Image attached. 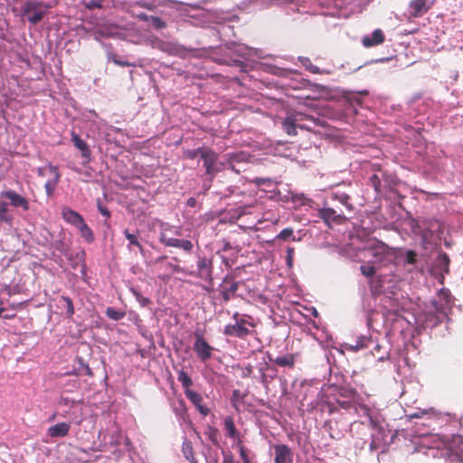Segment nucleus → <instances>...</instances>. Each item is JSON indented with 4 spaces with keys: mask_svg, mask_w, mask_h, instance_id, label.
Listing matches in <instances>:
<instances>
[{
    "mask_svg": "<svg viewBox=\"0 0 463 463\" xmlns=\"http://www.w3.org/2000/svg\"><path fill=\"white\" fill-rule=\"evenodd\" d=\"M233 323H230L224 326L223 334L230 337L246 339L253 335L256 322L254 318L247 314L241 315L235 312L232 315Z\"/></svg>",
    "mask_w": 463,
    "mask_h": 463,
    "instance_id": "nucleus-1",
    "label": "nucleus"
},
{
    "mask_svg": "<svg viewBox=\"0 0 463 463\" xmlns=\"http://www.w3.org/2000/svg\"><path fill=\"white\" fill-rule=\"evenodd\" d=\"M176 372L177 380L181 383L186 398L194 405L203 416H207L210 413V409L203 405L202 395L191 389L194 384L191 377L183 369L177 370Z\"/></svg>",
    "mask_w": 463,
    "mask_h": 463,
    "instance_id": "nucleus-2",
    "label": "nucleus"
},
{
    "mask_svg": "<svg viewBox=\"0 0 463 463\" xmlns=\"http://www.w3.org/2000/svg\"><path fill=\"white\" fill-rule=\"evenodd\" d=\"M202 152V159L205 167V175L209 176L210 183L215 175L222 170L223 164L219 161L218 154L210 147Z\"/></svg>",
    "mask_w": 463,
    "mask_h": 463,
    "instance_id": "nucleus-3",
    "label": "nucleus"
},
{
    "mask_svg": "<svg viewBox=\"0 0 463 463\" xmlns=\"http://www.w3.org/2000/svg\"><path fill=\"white\" fill-rule=\"evenodd\" d=\"M48 6L40 1L29 0L23 6L22 13L32 24H38L44 16Z\"/></svg>",
    "mask_w": 463,
    "mask_h": 463,
    "instance_id": "nucleus-4",
    "label": "nucleus"
},
{
    "mask_svg": "<svg viewBox=\"0 0 463 463\" xmlns=\"http://www.w3.org/2000/svg\"><path fill=\"white\" fill-rule=\"evenodd\" d=\"M368 250L371 256L373 258V260L371 262L380 266H385L391 262V258L394 254L392 248L381 241H377L376 243L371 245L368 248Z\"/></svg>",
    "mask_w": 463,
    "mask_h": 463,
    "instance_id": "nucleus-5",
    "label": "nucleus"
},
{
    "mask_svg": "<svg viewBox=\"0 0 463 463\" xmlns=\"http://www.w3.org/2000/svg\"><path fill=\"white\" fill-rule=\"evenodd\" d=\"M306 119H313V117L302 112L290 113L283 118L281 123L282 128L288 136H296L298 134L297 128H303L298 123Z\"/></svg>",
    "mask_w": 463,
    "mask_h": 463,
    "instance_id": "nucleus-6",
    "label": "nucleus"
},
{
    "mask_svg": "<svg viewBox=\"0 0 463 463\" xmlns=\"http://www.w3.org/2000/svg\"><path fill=\"white\" fill-rule=\"evenodd\" d=\"M194 351L201 361H207L212 356L213 347L207 343L201 331L197 330L194 332Z\"/></svg>",
    "mask_w": 463,
    "mask_h": 463,
    "instance_id": "nucleus-7",
    "label": "nucleus"
},
{
    "mask_svg": "<svg viewBox=\"0 0 463 463\" xmlns=\"http://www.w3.org/2000/svg\"><path fill=\"white\" fill-rule=\"evenodd\" d=\"M0 198L8 200L13 207L21 208L24 212H27L30 208L27 199L14 190L2 191L0 193Z\"/></svg>",
    "mask_w": 463,
    "mask_h": 463,
    "instance_id": "nucleus-8",
    "label": "nucleus"
},
{
    "mask_svg": "<svg viewBox=\"0 0 463 463\" xmlns=\"http://www.w3.org/2000/svg\"><path fill=\"white\" fill-rule=\"evenodd\" d=\"M431 6L432 3L428 0H411L409 5L410 15L414 18L421 17Z\"/></svg>",
    "mask_w": 463,
    "mask_h": 463,
    "instance_id": "nucleus-9",
    "label": "nucleus"
},
{
    "mask_svg": "<svg viewBox=\"0 0 463 463\" xmlns=\"http://www.w3.org/2000/svg\"><path fill=\"white\" fill-rule=\"evenodd\" d=\"M318 215L327 225H330L331 222L341 224L346 219L343 213H338L333 208H322L318 211Z\"/></svg>",
    "mask_w": 463,
    "mask_h": 463,
    "instance_id": "nucleus-10",
    "label": "nucleus"
},
{
    "mask_svg": "<svg viewBox=\"0 0 463 463\" xmlns=\"http://www.w3.org/2000/svg\"><path fill=\"white\" fill-rule=\"evenodd\" d=\"M275 452V463H291L293 461V452L288 445L278 444L273 447Z\"/></svg>",
    "mask_w": 463,
    "mask_h": 463,
    "instance_id": "nucleus-11",
    "label": "nucleus"
},
{
    "mask_svg": "<svg viewBox=\"0 0 463 463\" xmlns=\"http://www.w3.org/2000/svg\"><path fill=\"white\" fill-rule=\"evenodd\" d=\"M411 232L421 238L422 243H427L432 236L431 231L428 227V223L423 222L421 224L416 220L411 221Z\"/></svg>",
    "mask_w": 463,
    "mask_h": 463,
    "instance_id": "nucleus-12",
    "label": "nucleus"
},
{
    "mask_svg": "<svg viewBox=\"0 0 463 463\" xmlns=\"http://www.w3.org/2000/svg\"><path fill=\"white\" fill-rule=\"evenodd\" d=\"M71 141L73 145L80 151L83 158V164H88L91 160V152L87 143L81 139L75 132H71Z\"/></svg>",
    "mask_w": 463,
    "mask_h": 463,
    "instance_id": "nucleus-13",
    "label": "nucleus"
},
{
    "mask_svg": "<svg viewBox=\"0 0 463 463\" xmlns=\"http://www.w3.org/2000/svg\"><path fill=\"white\" fill-rule=\"evenodd\" d=\"M385 40L383 32L381 29H375L371 35H365L362 39V43L366 48H371L382 44Z\"/></svg>",
    "mask_w": 463,
    "mask_h": 463,
    "instance_id": "nucleus-14",
    "label": "nucleus"
},
{
    "mask_svg": "<svg viewBox=\"0 0 463 463\" xmlns=\"http://www.w3.org/2000/svg\"><path fill=\"white\" fill-rule=\"evenodd\" d=\"M197 268L200 278L203 279H212L213 261L206 257L199 258L197 260Z\"/></svg>",
    "mask_w": 463,
    "mask_h": 463,
    "instance_id": "nucleus-15",
    "label": "nucleus"
},
{
    "mask_svg": "<svg viewBox=\"0 0 463 463\" xmlns=\"http://www.w3.org/2000/svg\"><path fill=\"white\" fill-rule=\"evenodd\" d=\"M47 167L50 174L53 176V179L48 180L44 184V188L47 195L51 196L53 194L55 187L60 181L61 175L56 165H53L51 163H49Z\"/></svg>",
    "mask_w": 463,
    "mask_h": 463,
    "instance_id": "nucleus-16",
    "label": "nucleus"
},
{
    "mask_svg": "<svg viewBox=\"0 0 463 463\" xmlns=\"http://www.w3.org/2000/svg\"><path fill=\"white\" fill-rule=\"evenodd\" d=\"M62 219L69 224L74 226L75 228L80 225L81 222L84 221L83 217L76 211L69 208L63 207L61 210Z\"/></svg>",
    "mask_w": 463,
    "mask_h": 463,
    "instance_id": "nucleus-17",
    "label": "nucleus"
},
{
    "mask_svg": "<svg viewBox=\"0 0 463 463\" xmlns=\"http://www.w3.org/2000/svg\"><path fill=\"white\" fill-rule=\"evenodd\" d=\"M70 429V423L60 422L53 426H51L47 430V434L51 438H63L68 435Z\"/></svg>",
    "mask_w": 463,
    "mask_h": 463,
    "instance_id": "nucleus-18",
    "label": "nucleus"
},
{
    "mask_svg": "<svg viewBox=\"0 0 463 463\" xmlns=\"http://www.w3.org/2000/svg\"><path fill=\"white\" fill-rule=\"evenodd\" d=\"M161 241L166 246L180 248L188 252L193 250V243L188 240H180V239H175V238H165V237L162 236Z\"/></svg>",
    "mask_w": 463,
    "mask_h": 463,
    "instance_id": "nucleus-19",
    "label": "nucleus"
},
{
    "mask_svg": "<svg viewBox=\"0 0 463 463\" xmlns=\"http://www.w3.org/2000/svg\"><path fill=\"white\" fill-rule=\"evenodd\" d=\"M125 237L128 241V248L133 250L137 247L141 254H144V249L140 241H138V232H131L129 230L124 231Z\"/></svg>",
    "mask_w": 463,
    "mask_h": 463,
    "instance_id": "nucleus-20",
    "label": "nucleus"
},
{
    "mask_svg": "<svg viewBox=\"0 0 463 463\" xmlns=\"http://www.w3.org/2000/svg\"><path fill=\"white\" fill-rule=\"evenodd\" d=\"M239 283L232 281L229 286L222 285L221 295L225 302H228L237 292Z\"/></svg>",
    "mask_w": 463,
    "mask_h": 463,
    "instance_id": "nucleus-21",
    "label": "nucleus"
},
{
    "mask_svg": "<svg viewBox=\"0 0 463 463\" xmlns=\"http://www.w3.org/2000/svg\"><path fill=\"white\" fill-rule=\"evenodd\" d=\"M14 217L12 213H10L8 209V203L6 199L0 198V222H5L6 224H12Z\"/></svg>",
    "mask_w": 463,
    "mask_h": 463,
    "instance_id": "nucleus-22",
    "label": "nucleus"
},
{
    "mask_svg": "<svg viewBox=\"0 0 463 463\" xmlns=\"http://www.w3.org/2000/svg\"><path fill=\"white\" fill-rule=\"evenodd\" d=\"M182 452L184 457L190 462V463H198V460L194 455V447L190 440L185 439L182 445Z\"/></svg>",
    "mask_w": 463,
    "mask_h": 463,
    "instance_id": "nucleus-23",
    "label": "nucleus"
},
{
    "mask_svg": "<svg viewBox=\"0 0 463 463\" xmlns=\"http://www.w3.org/2000/svg\"><path fill=\"white\" fill-rule=\"evenodd\" d=\"M76 229L79 231L80 236L86 242L91 243L94 241V233L90 226L85 222V221L81 222L80 225L76 227Z\"/></svg>",
    "mask_w": 463,
    "mask_h": 463,
    "instance_id": "nucleus-24",
    "label": "nucleus"
},
{
    "mask_svg": "<svg viewBox=\"0 0 463 463\" xmlns=\"http://www.w3.org/2000/svg\"><path fill=\"white\" fill-rule=\"evenodd\" d=\"M224 430L227 437L235 439L240 433L235 426L234 420L232 416H226L223 420Z\"/></svg>",
    "mask_w": 463,
    "mask_h": 463,
    "instance_id": "nucleus-25",
    "label": "nucleus"
},
{
    "mask_svg": "<svg viewBox=\"0 0 463 463\" xmlns=\"http://www.w3.org/2000/svg\"><path fill=\"white\" fill-rule=\"evenodd\" d=\"M273 362L280 367L293 368L295 365V355L292 354H287L282 356H278L273 360Z\"/></svg>",
    "mask_w": 463,
    "mask_h": 463,
    "instance_id": "nucleus-26",
    "label": "nucleus"
},
{
    "mask_svg": "<svg viewBox=\"0 0 463 463\" xmlns=\"http://www.w3.org/2000/svg\"><path fill=\"white\" fill-rule=\"evenodd\" d=\"M368 286H369L371 293L373 296L379 295L382 292V288L383 287V277L382 276H377V277L372 278L368 281Z\"/></svg>",
    "mask_w": 463,
    "mask_h": 463,
    "instance_id": "nucleus-27",
    "label": "nucleus"
},
{
    "mask_svg": "<svg viewBox=\"0 0 463 463\" xmlns=\"http://www.w3.org/2000/svg\"><path fill=\"white\" fill-rule=\"evenodd\" d=\"M449 263L450 260L447 253H440L436 259V264L441 269L442 272L449 273Z\"/></svg>",
    "mask_w": 463,
    "mask_h": 463,
    "instance_id": "nucleus-28",
    "label": "nucleus"
},
{
    "mask_svg": "<svg viewBox=\"0 0 463 463\" xmlns=\"http://www.w3.org/2000/svg\"><path fill=\"white\" fill-rule=\"evenodd\" d=\"M105 313L109 318H110L111 320H114V321L121 320L126 316L125 311L120 310V309H116L112 307H107Z\"/></svg>",
    "mask_w": 463,
    "mask_h": 463,
    "instance_id": "nucleus-29",
    "label": "nucleus"
},
{
    "mask_svg": "<svg viewBox=\"0 0 463 463\" xmlns=\"http://www.w3.org/2000/svg\"><path fill=\"white\" fill-rule=\"evenodd\" d=\"M276 239L277 240H281V241H297L295 235H294V231L292 228H285L283 229L277 236H276Z\"/></svg>",
    "mask_w": 463,
    "mask_h": 463,
    "instance_id": "nucleus-30",
    "label": "nucleus"
},
{
    "mask_svg": "<svg viewBox=\"0 0 463 463\" xmlns=\"http://www.w3.org/2000/svg\"><path fill=\"white\" fill-rule=\"evenodd\" d=\"M146 24H149L156 30L163 29L166 26L165 22L162 18L153 15H146Z\"/></svg>",
    "mask_w": 463,
    "mask_h": 463,
    "instance_id": "nucleus-31",
    "label": "nucleus"
},
{
    "mask_svg": "<svg viewBox=\"0 0 463 463\" xmlns=\"http://www.w3.org/2000/svg\"><path fill=\"white\" fill-rule=\"evenodd\" d=\"M375 264H373L371 261H369L365 265H362L360 267L361 273L365 276L366 278H369L370 279L374 277L376 273V269L374 267Z\"/></svg>",
    "mask_w": 463,
    "mask_h": 463,
    "instance_id": "nucleus-32",
    "label": "nucleus"
},
{
    "mask_svg": "<svg viewBox=\"0 0 463 463\" xmlns=\"http://www.w3.org/2000/svg\"><path fill=\"white\" fill-rule=\"evenodd\" d=\"M61 300L66 304V315L68 317H71L74 314V306L71 298L68 296H61Z\"/></svg>",
    "mask_w": 463,
    "mask_h": 463,
    "instance_id": "nucleus-33",
    "label": "nucleus"
},
{
    "mask_svg": "<svg viewBox=\"0 0 463 463\" xmlns=\"http://www.w3.org/2000/svg\"><path fill=\"white\" fill-rule=\"evenodd\" d=\"M334 197L337 199L343 205H345L347 209L352 210L353 206L349 203L350 196L345 194H335Z\"/></svg>",
    "mask_w": 463,
    "mask_h": 463,
    "instance_id": "nucleus-34",
    "label": "nucleus"
},
{
    "mask_svg": "<svg viewBox=\"0 0 463 463\" xmlns=\"http://www.w3.org/2000/svg\"><path fill=\"white\" fill-rule=\"evenodd\" d=\"M102 1L103 0H85L84 5L87 9L93 10L95 8H100Z\"/></svg>",
    "mask_w": 463,
    "mask_h": 463,
    "instance_id": "nucleus-35",
    "label": "nucleus"
},
{
    "mask_svg": "<svg viewBox=\"0 0 463 463\" xmlns=\"http://www.w3.org/2000/svg\"><path fill=\"white\" fill-rule=\"evenodd\" d=\"M206 146L198 147L196 149H193L187 152V157L190 159H194L197 156H200L202 158V152L203 150H206Z\"/></svg>",
    "mask_w": 463,
    "mask_h": 463,
    "instance_id": "nucleus-36",
    "label": "nucleus"
},
{
    "mask_svg": "<svg viewBox=\"0 0 463 463\" xmlns=\"http://www.w3.org/2000/svg\"><path fill=\"white\" fill-rule=\"evenodd\" d=\"M370 184L374 188L376 192L380 191L381 187V179L377 175H373L369 179Z\"/></svg>",
    "mask_w": 463,
    "mask_h": 463,
    "instance_id": "nucleus-37",
    "label": "nucleus"
},
{
    "mask_svg": "<svg viewBox=\"0 0 463 463\" xmlns=\"http://www.w3.org/2000/svg\"><path fill=\"white\" fill-rule=\"evenodd\" d=\"M76 403H77V402H75L74 400H71L67 397H61L59 401V404L61 406H64V407H68V408L73 407Z\"/></svg>",
    "mask_w": 463,
    "mask_h": 463,
    "instance_id": "nucleus-38",
    "label": "nucleus"
},
{
    "mask_svg": "<svg viewBox=\"0 0 463 463\" xmlns=\"http://www.w3.org/2000/svg\"><path fill=\"white\" fill-rule=\"evenodd\" d=\"M294 248L288 247L287 249L286 261L287 265L291 268L293 266Z\"/></svg>",
    "mask_w": 463,
    "mask_h": 463,
    "instance_id": "nucleus-39",
    "label": "nucleus"
},
{
    "mask_svg": "<svg viewBox=\"0 0 463 463\" xmlns=\"http://www.w3.org/2000/svg\"><path fill=\"white\" fill-rule=\"evenodd\" d=\"M417 254L415 251L410 250L406 252V261L409 264H414L417 260Z\"/></svg>",
    "mask_w": 463,
    "mask_h": 463,
    "instance_id": "nucleus-40",
    "label": "nucleus"
},
{
    "mask_svg": "<svg viewBox=\"0 0 463 463\" xmlns=\"http://www.w3.org/2000/svg\"><path fill=\"white\" fill-rule=\"evenodd\" d=\"M98 210L99 212L104 216L106 217V219H109L110 217V213L109 211L108 210V208H106L99 200H98Z\"/></svg>",
    "mask_w": 463,
    "mask_h": 463,
    "instance_id": "nucleus-41",
    "label": "nucleus"
},
{
    "mask_svg": "<svg viewBox=\"0 0 463 463\" xmlns=\"http://www.w3.org/2000/svg\"><path fill=\"white\" fill-rule=\"evenodd\" d=\"M252 372H253V366L250 365V364H248L247 366H245L243 368L242 373H241V377L242 378H249V377L251 376Z\"/></svg>",
    "mask_w": 463,
    "mask_h": 463,
    "instance_id": "nucleus-42",
    "label": "nucleus"
},
{
    "mask_svg": "<svg viewBox=\"0 0 463 463\" xmlns=\"http://www.w3.org/2000/svg\"><path fill=\"white\" fill-rule=\"evenodd\" d=\"M239 453H240L241 458L242 459L243 463H251L250 459L248 457V454H247L245 447L244 448H240L239 449Z\"/></svg>",
    "mask_w": 463,
    "mask_h": 463,
    "instance_id": "nucleus-43",
    "label": "nucleus"
},
{
    "mask_svg": "<svg viewBox=\"0 0 463 463\" xmlns=\"http://www.w3.org/2000/svg\"><path fill=\"white\" fill-rule=\"evenodd\" d=\"M360 411L363 412V414L368 418H370L371 415V410L367 405L362 404L359 406Z\"/></svg>",
    "mask_w": 463,
    "mask_h": 463,
    "instance_id": "nucleus-44",
    "label": "nucleus"
},
{
    "mask_svg": "<svg viewBox=\"0 0 463 463\" xmlns=\"http://www.w3.org/2000/svg\"><path fill=\"white\" fill-rule=\"evenodd\" d=\"M235 440V446L236 448L239 449L240 448H244L245 446L243 445V440H242V437L241 436L240 433H238V437H236L235 439H233Z\"/></svg>",
    "mask_w": 463,
    "mask_h": 463,
    "instance_id": "nucleus-45",
    "label": "nucleus"
},
{
    "mask_svg": "<svg viewBox=\"0 0 463 463\" xmlns=\"http://www.w3.org/2000/svg\"><path fill=\"white\" fill-rule=\"evenodd\" d=\"M222 463H240L235 461L233 456L232 454L225 455L222 460Z\"/></svg>",
    "mask_w": 463,
    "mask_h": 463,
    "instance_id": "nucleus-46",
    "label": "nucleus"
},
{
    "mask_svg": "<svg viewBox=\"0 0 463 463\" xmlns=\"http://www.w3.org/2000/svg\"><path fill=\"white\" fill-rule=\"evenodd\" d=\"M427 411H421L420 412L411 413L409 415L410 419H417V418H422L423 415L427 414Z\"/></svg>",
    "mask_w": 463,
    "mask_h": 463,
    "instance_id": "nucleus-47",
    "label": "nucleus"
},
{
    "mask_svg": "<svg viewBox=\"0 0 463 463\" xmlns=\"http://www.w3.org/2000/svg\"><path fill=\"white\" fill-rule=\"evenodd\" d=\"M133 15L137 16L141 21H145V11H140L138 13H135L134 10L131 11Z\"/></svg>",
    "mask_w": 463,
    "mask_h": 463,
    "instance_id": "nucleus-48",
    "label": "nucleus"
},
{
    "mask_svg": "<svg viewBox=\"0 0 463 463\" xmlns=\"http://www.w3.org/2000/svg\"><path fill=\"white\" fill-rule=\"evenodd\" d=\"M37 175H38L39 176H45V175H46V167H44V166L38 167V169H37Z\"/></svg>",
    "mask_w": 463,
    "mask_h": 463,
    "instance_id": "nucleus-49",
    "label": "nucleus"
},
{
    "mask_svg": "<svg viewBox=\"0 0 463 463\" xmlns=\"http://www.w3.org/2000/svg\"><path fill=\"white\" fill-rule=\"evenodd\" d=\"M232 247L231 245V243L229 241H224V244H223V247H222V251H228L229 250H231Z\"/></svg>",
    "mask_w": 463,
    "mask_h": 463,
    "instance_id": "nucleus-50",
    "label": "nucleus"
},
{
    "mask_svg": "<svg viewBox=\"0 0 463 463\" xmlns=\"http://www.w3.org/2000/svg\"><path fill=\"white\" fill-rule=\"evenodd\" d=\"M456 463H463V453L456 456Z\"/></svg>",
    "mask_w": 463,
    "mask_h": 463,
    "instance_id": "nucleus-51",
    "label": "nucleus"
},
{
    "mask_svg": "<svg viewBox=\"0 0 463 463\" xmlns=\"http://www.w3.org/2000/svg\"><path fill=\"white\" fill-rule=\"evenodd\" d=\"M137 298H138V301L140 303V305L143 307L145 306V298H142L141 296L137 295Z\"/></svg>",
    "mask_w": 463,
    "mask_h": 463,
    "instance_id": "nucleus-52",
    "label": "nucleus"
},
{
    "mask_svg": "<svg viewBox=\"0 0 463 463\" xmlns=\"http://www.w3.org/2000/svg\"><path fill=\"white\" fill-rule=\"evenodd\" d=\"M369 420H370V424L372 425V427L376 426V420L372 416L369 418Z\"/></svg>",
    "mask_w": 463,
    "mask_h": 463,
    "instance_id": "nucleus-53",
    "label": "nucleus"
},
{
    "mask_svg": "<svg viewBox=\"0 0 463 463\" xmlns=\"http://www.w3.org/2000/svg\"><path fill=\"white\" fill-rule=\"evenodd\" d=\"M89 114L91 115V116L97 117V114H96V112L94 110H90Z\"/></svg>",
    "mask_w": 463,
    "mask_h": 463,
    "instance_id": "nucleus-54",
    "label": "nucleus"
},
{
    "mask_svg": "<svg viewBox=\"0 0 463 463\" xmlns=\"http://www.w3.org/2000/svg\"><path fill=\"white\" fill-rule=\"evenodd\" d=\"M113 61H114L115 63H117V64H123L120 61H118V60H116V59H114V60H113Z\"/></svg>",
    "mask_w": 463,
    "mask_h": 463,
    "instance_id": "nucleus-55",
    "label": "nucleus"
},
{
    "mask_svg": "<svg viewBox=\"0 0 463 463\" xmlns=\"http://www.w3.org/2000/svg\"><path fill=\"white\" fill-rule=\"evenodd\" d=\"M86 370L89 374H91L90 369L88 365H86Z\"/></svg>",
    "mask_w": 463,
    "mask_h": 463,
    "instance_id": "nucleus-56",
    "label": "nucleus"
},
{
    "mask_svg": "<svg viewBox=\"0 0 463 463\" xmlns=\"http://www.w3.org/2000/svg\"><path fill=\"white\" fill-rule=\"evenodd\" d=\"M362 95H367L368 94V91L367 90H363L360 92Z\"/></svg>",
    "mask_w": 463,
    "mask_h": 463,
    "instance_id": "nucleus-57",
    "label": "nucleus"
},
{
    "mask_svg": "<svg viewBox=\"0 0 463 463\" xmlns=\"http://www.w3.org/2000/svg\"><path fill=\"white\" fill-rule=\"evenodd\" d=\"M194 199H190V200H189V204H190V205H193V204H194Z\"/></svg>",
    "mask_w": 463,
    "mask_h": 463,
    "instance_id": "nucleus-58",
    "label": "nucleus"
},
{
    "mask_svg": "<svg viewBox=\"0 0 463 463\" xmlns=\"http://www.w3.org/2000/svg\"><path fill=\"white\" fill-rule=\"evenodd\" d=\"M228 282V278L226 277L224 279H223V284H226Z\"/></svg>",
    "mask_w": 463,
    "mask_h": 463,
    "instance_id": "nucleus-59",
    "label": "nucleus"
},
{
    "mask_svg": "<svg viewBox=\"0 0 463 463\" xmlns=\"http://www.w3.org/2000/svg\"><path fill=\"white\" fill-rule=\"evenodd\" d=\"M139 332L142 335H145V333L143 332L142 328H140Z\"/></svg>",
    "mask_w": 463,
    "mask_h": 463,
    "instance_id": "nucleus-60",
    "label": "nucleus"
},
{
    "mask_svg": "<svg viewBox=\"0 0 463 463\" xmlns=\"http://www.w3.org/2000/svg\"><path fill=\"white\" fill-rule=\"evenodd\" d=\"M67 413H68V411H65L64 413L62 414V417H66Z\"/></svg>",
    "mask_w": 463,
    "mask_h": 463,
    "instance_id": "nucleus-61",
    "label": "nucleus"
},
{
    "mask_svg": "<svg viewBox=\"0 0 463 463\" xmlns=\"http://www.w3.org/2000/svg\"><path fill=\"white\" fill-rule=\"evenodd\" d=\"M238 392H239V391H234L233 394H234L235 396H238Z\"/></svg>",
    "mask_w": 463,
    "mask_h": 463,
    "instance_id": "nucleus-62",
    "label": "nucleus"
},
{
    "mask_svg": "<svg viewBox=\"0 0 463 463\" xmlns=\"http://www.w3.org/2000/svg\"><path fill=\"white\" fill-rule=\"evenodd\" d=\"M180 404H181L182 406H184V401H182V400H181V401H180Z\"/></svg>",
    "mask_w": 463,
    "mask_h": 463,
    "instance_id": "nucleus-63",
    "label": "nucleus"
},
{
    "mask_svg": "<svg viewBox=\"0 0 463 463\" xmlns=\"http://www.w3.org/2000/svg\"><path fill=\"white\" fill-rule=\"evenodd\" d=\"M140 354H141V356H145L144 351H140Z\"/></svg>",
    "mask_w": 463,
    "mask_h": 463,
    "instance_id": "nucleus-64",
    "label": "nucleus"
}]
</instances>
